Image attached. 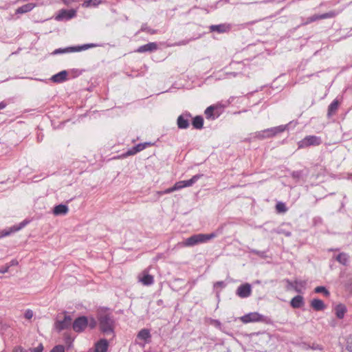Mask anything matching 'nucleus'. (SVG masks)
<instances>
[{
	"instance_id": "nucleus-1",
	"label": "nucleus",
	"mask_w": 352,
	"mask_h": 352,
	"mask_svg": "<svg viewBox=\"0 0 352 352\" xmlns=\"http://www.w3.org/2000/svg\"><path fill=\"white\" fill-rule=\"evenodd\" d=\"M217 236V234L216 232H212L210 234H194L188 239H186L183 243L182 245L185 247H191L196 245L199 243H206Z\"/></svg>"
},
{
	"instance_id": "nucleus-2",
	"label": "nucleus",
	"mask_w": 352,
	"mask_h": 352,
	"mask_svg": "<svg viewBox=\"0 0 352 352\" xmlns=\"http://www.w3.org/2000/svg\"><path fill=\"white\" fill-rule=\"evenodd\" d=\"M109 315L110 312L108 308H100L98 310L100 329L102 332H107L110 329Z\"/></svg>"
},
{
	"instance_id": "nucleus-3",
	"label": "nucleus",
	"mask_w": 352,
	"mask_h": 352,
	"mask_svg": "<svg viewBox=\"0 0 352 352\" xmlns=\"http://www.w3.org/2000/svg\"><path fill=\"white\" fill-rule=\"evenodd\" d=\"M239 320L244 324L257 322H263L265 323L270 322V319L267 316L260 314L258 312H250L247 314L240 317Z\"/></svg>"
},
{
	"instance_id": "nucleus-4",
	"label": "nucleus",
	"mask_w": 352,
	"mask_h": 352,
	"mask_svg": "<svg viewBox=\"0 0 352 352\" xmlns=\"http://www.w3.org/2000/svg\"><path fill=\"white\" fill-rule=\"evenodd\" d=\"M322 143L320 137L316 135H307L298 142V148H302L310 146H318Z\"/></svg>"
},
{
	"instance_id": "nucleus-5",
	"label": "nucleus",
	"mask_w": 352,
	"mask_h": 352,
	"mask_svg": "<svg viewBox=\"0 0 352 352\" xmlns=\"http://www.w3.org/2000/svg\"><path fill=\"white\" fill-rule=\"evenodd\" d=\"M96 46H97V45H96V44L90 43V44H85V45H79V46H76V47H68L63 48V49L59 48V49L56 50L54 52V54H62V53L80 52L82 50H88L89 48H91V47H96Z\"/></svg>"
},
{
	"instance_id": "nucleus-6",
	"label": "nucleus",
	"mask_w": 352,
	"mask_h": 352,
	"mask_svg": "<svg viewBox=\"0 0 352 352\" xmlns=\"http://www.w3.org/2000/svg\"><path fill=\"white\" fill-rule=\"evenodd\" d=\"M287 129V124L286 125H280L278 126L270 128L261 131L259 133L263 138H271L276 135L278 133H282L285 131Z\"/></svg>"
},
{
	"instance_id": "nucleus-7",
	"label": "nucleus",
	"mask_w": 352,
	"mask_h": 352,
	"mask_svg": "<svg viewBox=\"0 0 352 352\" xmlns=\"http://www.w3.org/2000/svg\"><path fill=\"white\" fill-rule=\"evenodd\" d=\"M88 318L80 316L77 318L72 324V329L76 333H81L85 330L88 326Z\"/></svg>"
},
{
	"instance_id": "nucleus-8",
	"label": "nucleus",
	"mask_w": 352,
	"mask_h": 352,
	"mask_svg": "<svg viewBox=\"0 0 352 352\" xmlns=\"http://www.w3.org/2000/svg\"><path fill=\"white\" fill-rule=\"evenodd\" d=\"M151 335L150 331L147 329H143L140 330L136 338V342L144 346L145 344L148 343L151 341Z\"/></svg>"
},
{
	"instance_id": "nucleus-9",
	"label": "nucleus",
	"mask_w": 352,
	"mask_h": 352,
	"mask_svg": "<svg viewBox=\"0 0 352 352\" xmlns=\"http://www.w3.org/2000/svg\"><path fill=\"white\" fill-rule=\"evenodd\" d=\"M338 14V12L335 11H330L329 12L322 14H314L309 18H307V21L303 23V24L307 25L308 23L314 22L318 20L333 18Z\"/></svg>"
},
{
	"instance_id": "nucleus-10",
	"label": "nucleus",
	"mask_w": 352,
	"mask_h": 352,
	"mask_svg": "<svg viewBox=\"0 0 352 352\" xmlns=\"http://www.w3.org/2000/svg\"><path fill=\"white\" fill-rule=\"evenodd\" d=\"M236 294L241 298L249 297L252 294V287L249 283L241 285L236 289Z\"/></svg>"
},
{
	"instance_id": "nucleus-11",
	"label": "nucleus",
	"mask_w": 352,
	"mask_h": 352,
	"mask_svg": "<svg viewBox=\"0 0 352 352\" xmlns=\"http://www.w3.org/2000/svg\"><path fill=\"white\" fill-rule=\"evenodd\" d=\"M138 280L142 285L148 286L154 283V277L148 274V270H144L138 275Z\"/></svg>"
},
{
	"instance_id": "nucleus-12",
	"label": "nucleus",
	"mask_w": 352,
	"mask_h": 352,
	"mask_svg": "<svg viewBox=\"0 0 352 352\" xmlns=\"http://www.w3.org/2000/svg\"><path fill=\"white\" fill-rule=\"evenodd\" d=\"M76 14L74 10H61L59 13L56 16V21L69 20L74 18Z\"/></svg>"
},
{
	"instance_id": "nucleus-13",
	"label": "nucleus",
	"mask_w": 352,
	"mask_h": 352,
	"mask_svg": "<svg viewBox=\"0 0 352 352\" xmlns=\"http://www.w3.org/2000/svg\"><path fill=\"white\" fill-rule=\"evenodd\" d=\"M72 318L69 316L64 315L63 320H58L55 323L56 329L58 331L67 329L72 324Z\"/></svg>"
},
{
	"instance_id": "nucleus-14",
	"label": "nucleus",
	"mask_w": 352,
	"mask_h": 352,
	"mask_svg": "<svg viewBox=\"0 0 352 352\" xmlns=\"http://www.w3.org/2000/svg\"><path fill=\"white\" fill-rule=\"evenodd\" d=\"M28 223V221L25 220L20 223L19 226H14L10 228L8 230H2L0 232V238L3 236H6L10 234L12 232H17L25 227Z\"/></svg>"
},
{
	"instance_id": "nucleus-15",
	"label": "nucleus",
	"mask_w": 352,
	"mask_h": 352,
	"mask_svg": "<svg viewBox=\"0 0 352 352\" xmlns=\"http://www.w3.org/2000/svg\"><path fill=\"white\" fill-rule=\"evenodd\" d=\"M190 115L186 113L180 115L177 120V126L179 129H185L189 126V119Z\"/></svg>"
},
{
	"instance_id": "nucleus-16",
	"label": "nucleus",
	"mask_w": 352,
	"mask_h": 352,
	"mask_svg": "<svg viewBox=\"0 0 352 352\" xmlns=\"http://www.w3.org/2000/svg\"><path fill=\"white\" fill-rule=\"evenodd\" d=\"M152 144L151 142H144L137 144L135 146L129 149L126 155H133L136 154L137 153L145 149L148 146H151Z\"/></svg>"
},
{
	"instance_id": "nucleus-17",
	"label": "nucleus",
	"mask_w": 352,
	"mask_h": 352,
	"mask_svg": "<svg viewBox=\"0 0 352 352\" xmlns=\"http://www.w3.org/2000/svg\"><path fill=\"white\" fill-rule=\"evenodd\" d=\"M109 342L105 339H100L95 344V352H107Z\"/></svg>"
},
{
	"instance_id": "nucleus-18",
	"label": "nucleus",
	"mask_w": 352,
	"mask_h": 352,
	"mask_svg": "<svg viewBox=\"0 0 352 352\" xmlns=\"http://www.w3.org/2000/svg\"><path fill=\"white\" fill-rule=\"evenodd\" d=\"M67 72L63 70L52 76L51 78V80L54 82L61 83L63 82H65L67 79Z\"/></svg>"
},
{
	"instance_id": "nucleus-19",
	"label": "nucleus",
	"mask_w": 352,
	"mask_h": 352,
	"mask_svg": "<svg viewBox=\"0 0 352 352\" xmlns=\"http://www.w3.org/2000/svg\"><path fill=\"white\" fill-rule=\"evenodd\" d=\"M210 30L211 32L224 33L230 30V26L228 24L212 25L210 26Z\"/></svg>"
},
{
	"instance_id": "nucleus-20",
	"label": "nucleus",
	"mask_w": 352,
	"mask_h": 352,
	"mask_svg": "<svg viewBox=\"0 0 352 352\" xmlns=\"http://www.w3.org/2000/svg\"><path fill=\"white\" fill-rule=\"evenodd\" d=\"M157 49V45L155 43H149L138 47L136 52L143 53L146 52H153Z\"/></svg>"
},
{
	"instance_id": "nucleus-21",
	"label": "nucleus",
	"mask_w": 352,
	"mask_h": 352,
	"mask_svg": "<svg viewBox=\"0 0 352 352\" xmlns=\"http://www.w3.org/2000/svg\"><path fill=\"white\" fill-rule=\"evenodd\" d=\"M36 6V3H30L23 5L16 10V14H24L32 10Z\"/></svg>"
},
{
	"instance_id": "nucleus-22",
	"label": "nucleus",
	"mask_w": 352,
	"mask_h": 352,
	"mask_svg": "<svg viewBox=\"0 0 352 352\" xmlns=\"http://www.w3.org/2000/svg\"><path fill=\"white\" fill-rule=\"evenodd\" d=\"M69 211V208L66 205L59 204L54 208L53 213L54 215H65Z\"/></svg>"
},
{
	"instance_id": "nucleus-23",
	"label": "nucleus",
	"mask_w": 352,
	"mask_h": 352,
	"mask_svg": "<svg viewBox=\"0 0 352 352\" xmlns=\"http://www.w3.org/2000/svg\"><path fill=\"white\" fill-rule=\"evenodd\" d=\"M311 306L316 311H322L326 307L324 302L318 298H314L311 300Z\"/></svg>"
},
{
	"instance_id": "nucleus-24",
	"label": "nucleus",
	"mask_w": 352,
	"mask_h": 352,
	"mask_svg": "<svg viewBox=\"0 0 352 352\" xmlns=\"http://www.w3.org/2000/svg\"><path fill=\"white\" fill-rule=\"evenodd\" d=\"M290 305L294 308H300L304 305L303 297L301 296H296L294 297L290 302Z\"/></svg>"
},
{
	"instance_id": "nucleus-25",
	"label": "nucleus",
	"mask_w": 352,
	"mask_h": 352,
	"mask_svg": "<svg viewBox=\"0 0 352 352\" xmlns=\"http://www.w3.org/2000/svg\"><path fill=\"white\" fill-rule=\"evenodd\" d=\"M339 102L338 100H334L328 107L327 116L329 118L336 113L338 109Z\"/></svg>"
},
{
	"instance_id": "nucleus-26",
	"label": "nucleus",
	"mask_w": 352,
	"mask_h": 352,
	"mask_svg": "<svg viewBox=\"0 0 352 352\" xmlns=\"http://www.w3.org/2000/svg\"><path fill=\"white\" fill-rule=\"evenodd\" d=\"M102 3L101 0H85L82 6L84 8L96 7Z\"/></svg>"
},
{
	"instance_id": "nucleus-27",
	"label": "nucleus",
	"mask_w": 352,
	"mask_h": 352,
	"mask_svg": "<svg viewBox=\"0 0 352 352\" xmlns=\"http://www.w3.org/2000/svg\"><path fill=\"white\" fill-rule=\"evenodd\" d=\"M204 119L201 116H197L192 120V125L195 129H200L203 127Z\"/></svg>"
},
{
	"instance_id": "nucleus-28",
	"label": "nucleus",
	"mask_w": 352,
	"mask_h": 352,
	"mask_svg": "<svg viewBox=\"0 0 352 352\" xmlns=\"http://www.w3.org/2000/svg\"><path fill=\"white\" fill-rule=\"evenodd\" d=\"M294 283H295L294 290L296 292L300 293V292H302V289H304L305 288L306 281H305V280H296L294 281Z\"/></svg>"
},
{
	"instance_id": "nucleus-29",
	"label": "nucleus",
	"mask_w": 352,
	"mask_h": 352,
	"mask_svg": "<svg viewBox=\"0 0 352 352\" xmlns=\"http://www.w3.org/2000/svg\"><path fill=\"white\" fill-rule=\"evenodd\" d=\"M345 312H346V308L344 305H339L336 307V314L338 318L342 319L344 317Z\"/></svg>"
},
{
	"instance_id": "nucleus-30",
	"label": "nucleus",
	"mask_w": 352,
	"mask_h": 352,
	"mask_svg": "<svg viewBox=\"0 0 352 352\" xmlns=\"http://www.w3.org/2000/svg\"><path fill=\"white\" fill-rule=\"evenodd\" d=\"M202 177V175H195L188 180H184V186L189 187L192 186L199 179Z\"/></svg>"
},
{
	"instance_id": "nucleus-31",
	"label": "nucleus",
	"mask_w": 352,
	"mask_h": 352,
	"mask_svg": "<svg viewBox=\"0 0 352 352\" xmlns=\"http://www.w3.org/2000/svg\"><path fill=\"white\" fill-rule=\"evenodd\" d=\"M336 260L341 264L345 265L348 263L349 256L346 253H340L336 256Z\"/></svg>"
},
{
	"instance_id": "nucleus-32",
	"label": "nucleus",
	"mask_w": 352,
	"mask_h": 352,
	"mask_svg": "<svg viewBox=\"0 0 352 352\" xmlns=\"http://www.w3.org/2000/svg\"><path fill=\"white\" fill-rule=\"evenodd\" d=\"M315 292L316 293H322L325 296H329L330 293L326 289V287L323 286H318L315 288Z\"/></svg>"
},
{
	"instance_id": "nucleus-33",
	"label": "nucleus",
	"mask_w": 352,
	"mask_h": 352,
	"mask_svg": "<svg viewBox=\"0 0 352 352\" xmlns=\"http://www.w3.org/2000/svg\"><path fill=\"white\" fill-rule=\"evenodd\" d=\"M214 107L213 106L208 107L206 111L205 114L207 118H212L214 119V117L212 116V112L214 111Z\"/></svg>"
},
{
	"instance_id": "nucleus-34",
	"label": "nucleus",
	"mask_w": 352,
	"mask_h": 352,
	"mask_svg": "<svg viewBox=\"0 0 352 352\" xmlns=\"http://www.w3.org/2000/svg\"><path fill=\"white\" fill-rule=\"evenodd\" d=\"M276 208L279 212H285L287 211L286 206L283 202H278L276 206Z\"/></svg>"
},
{
	"instance_id": "nucleus-35",
	"label": "nucleus",
	"mask_w": 352,
	"mask_h": 352,
	"mask_svg": "<svg viewBox=\"0 0 352 352\" xmlns=\"http://www.w3.org/2000/svg\"><path fill=\"white\" fill-rule=\"evenodd\" d=\"M88 326L91 329H94L97 325V322L93 317H89L88 318Z\"/></svg>"
},
{
	"instance_id": "nucleus-36",
	"label": "nucleus",
	"mask_w": 352,
	"mask_h": 352,
	"mask_svg": "<svg viewBox=\"0 0 352 352\" xmlns=\"http://www.w3.org/2000/svg\"><path fill=\"white\" fill-rule=\"evenodd\" d=\"M141 31L142 32H146L151 34H153L155 33V30L150 28L149 27L147 26L146 24H143L141 27Z\"/></svg>"
},
{
	"instance_id": "nucleus-37",
	"label": "nucleus",
	"mask_w": 352,
	"mask_h": 352,
	"mask_svg": "<svg viewBox=\"0 0 352 352\" xmlns=\"http://www.w3.org/2000/svg\"><path fill=\"white\" fill-rule=\"evenodd\" d=\"M184 180L183 181H179V182H176L174 186H173V188H174V190H180L183 188H184Z\"/></svg>"
},
{
	"instance_id": "nucleus-38",
	"label": "nucleus",
	"mask_w": 352,
	"mask_h": 352,
	"mask_svg": "<svg viewBox=\"0 0 352 352\" xmlns=\"http://www.w3.org/2000/svg\"><path fill=\"white\" fill-rule=\"evenodd\" d=\"M184 180L183 181H179V182H176L174 186H173V188H174V190H180L183 188H184Z\"/></svg>"
},
{
	"instance_id": "nucleus-39",
	"label": "nucleus",
	"mask_w": 352,
	"mask_h": 352,
	"mask_svg": "<svg viewBox=\"0 0 352 352\" xmlns=\"http://www.w3.org/2000/svg\"><path fill=\"white\" fill-rule=\"evenodd\" d=\"M50 352H65V348L63 345H57Z\"/></svg>"
},
{
	"instance_id": "nucleus-40",
	"label": "nucleus",
	"mask_w": 352,
	"mask_h": 352,
	"mask_svg": "<svg viewBox=\"0 0 352 352\" xmlns=\"http://www.w3.org/2000/svg\"><path fill=\"white\" fill-rule=\"evenodd\" d=\"M43 350V346L42 344H40L38 346H36L35 348L30 349V351L31 352H42Z\"/></svg>"
},
{
	"instance_id": "nucleus-41",
	"label": "nucleus",
	"mask_w": 352,
	"mask_h": 352,
	"mask_svg": "<svg viewBox=\"0 0 352 352\" xmlns=\"http://www.w3.org/2000/svg\"><path fill=\"white\" fill-rule=\"evenodd\" d=\"M33 311L30 309H28L25 312V318L28 320H30L33 317Z\"/></svg>"
},
{
	"instance_id": "nucleus-42",
	"label": "nucleus",
	"mask_w": 352,
	"mask_h": 352,
	"mask_svg": "<svg viewBox=\"0 0 352 352\" xmlns=\"http://www.w3.org/2000/svg\"><path fill=\"white\" fill-rule=\"evenodd\" d=\"M286 283L287 284V289L288 290L294 289V287H295L294 282L290 281L289 280H286Z\"/></svg>"
},
{
	"instance_id": "nucleus-43",
	"label": "nucleus",
	"mask_w": 352,
	"mask_h": 352,
	"mask_svg": "<svg viewBox=\"0 0 352 352\" xmlns=\"http://www.w3.org/2000/svg\"><path fill=\"white\" fill-rule=\"evenodd\" d=\"M310 348L313 350H318V351H322L323 350V347L322 345L320 344H315L314 343L312 344V346H310Z\"/></svg>"
},
{
	"instance_id": "nucleus-44",
	"label": "nucleus",
	"mask_w": 352,
	"mask_h": 352,
	"mask_svg": "<svg viewBox=\"0 0 352 352\" xmlns=\"http://www.w3.org/2000/svg\"><path fill=\"white\" fill-rule=\"evenodd\" d=\"M174 188H173V186L171 187V188H167L163 192H158V194L159 195H162V194H169L170 192H174Z\"/></svg>"
},
{
	"instance_id": "nucleus-45",
	"label": "nucleus",
	"mask_w": 352,
	"mask_h": 352,
	"mask_svg": "<svg viewBox=\"0 0 352 352\" xmlns=\"http://www.w3.org/2000/svg\"><path fill=\"white\" fill-rule=\"evenodd\" d=\"M12 352H27V351L21 346H16L13 349Z\"/></svg>"
},
{
	"instance_id": "nucleus-46",
	"label": "nucleus",
	"mask_w": 352,
	"mask_h": 352,
	"mask_svg": "<svg viewBox=\"0 0 352 352\" xmlns=\"http://www.w3.org/2000/svg\"><path fill=\"white\" fill-rule=\"evenodd\" d=\"M18 263H18V261H17L16 259H13V260H12V261L10 262V263H9V264H8V265H7V266H10V267H12V266H16V265H18Z\"/></svg>"
},
{
	"instance_id": "nucleus-47",
	"label": "nucleus",
	"mask_w": 352,
	"mask_h": 352,
	"mask_svg": "<svg viewBox=\"0 0 352 352\" xmlns=\"http://www.w3.org/2000/svg\"><path fill=\"white\" fill-rule=\"evenodd\" d=\"M10 268V266H6V267H3L0 269V273L1 274H5L8 271V269Z\"/></svg>"
},
{
	"instance_id": "nucleus-48",
	"label": "nucleus",
	"mask_w": 352,
	"mask_h": 352,
	"mask_svg": "<svg viewBox=\"0 0 352 352\" xmlns=\"http://www.w3.org/2000/svg\"><path fill=\"white\" fill-rule=\"evenodd\" d=\"M217 286L221 287H224L226 286V284L224 283L223 281H218L214 284V287H217Z\"/></svg>"
},
{
	"instance_id": "nucleus-49",
	"label": "nucleus",
	"mask_w": 352,
	"mask_h": 352,
	"mask_svg": "<svg viewBox=\"0 0 352 352\" xmlns=\"http://www.w3.org/2000/svg\"><path fill=\"white\" fill-rule=\"evenodd\" d=\"M213 324L218 327H219L221 326V322L217 320H213Z\"/></svg>"
},
{
	"instance_id": "nucleus-50",
	"label": "nucleus",
	"mask_w": 352,
	"mask_h": 352,
	"mask_svg": "<svg viewBox=\"0 0 352 352\" xmlns=\"http://www.w3.org/2000/svg\"><path fill=\"white\" fill-rule=\"evenodd\" d=\"M6 107V104L3 103V102H0V109H2L3 108H5Z\"/></svg>"
},
{
	"instance_id": "nucleus-51",
	"label": "nucleus",
	"mask_w": 352,
	"mask_h": 352,
	"mask_svg": "<svg viewBox=\"0 0 352 352\" xmlns=\"http://www.w3.org/2000/svg\"><path fill=\"white\" fill-rule=\"evenodd\" d=\"M186 42L185 41H182L180 42L178 45H186Z\"/></svg>"
}]
</instances>
